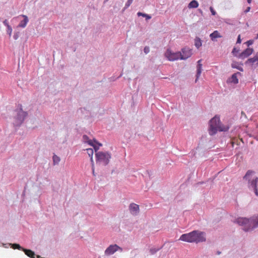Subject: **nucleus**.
Returning <instances> with one entry per match:
<instances>
[{
	"label": "nucleus",
	"mask_w": 258,
	"mask_h": 258,
	"mask_svg": "<svg viewBox=\"0 0 258 258\" xmlns=\"http://www.w3.org/2000/svg\"><path fill=\"white\" fill-rule=\"evenodd\" d=\"M179 240L189 243L203 242L206 240V233L199 230H194L189 233L182 234Z\"/></svg>",
	"instance_id": "nucleus-1"
},
{
	"label": "nucleus",
	"mask_w": 258,
	"mask_h": 258,
	"mask_svg": "<svg viewBox=\"0 0 258 258\" xmlns=\"http://www.w3.org/2000/svg\"><path fill=\"white\" fill-rule=\"evenodd\" d=\"M235 222L242 226L245 231H251L258 227V215L250 218L239 217L235 220Z\"/></svg>",
	"instance_id": "nucleus-2"
},
{
	"label": "nucleus",
	"mask_w": 258,
	"mask_h": 258,
	"mask_svg": "<svg viewBox=\"0 0 258 258\" xmlns=\"http://www.w3.org/2000/svg\"><path fill=\"white\" fill-rule=\"evenodd\" d=\"M229 128V125H224L221 123L219 116L216 115L210 120L209 133L211 136L215 135L218 131L220 132H226Z\"/></svg>",
	"instance_id": "nucleus-3"
},
{
	"label": "nucleus",
	"mask_w": 258,
	"mask_h": 258,
	"mask_svg": "<svg viewBox=\"0 0 258 258\" xmlns=\"http://www.w3.org/2000/svg\"><path fill=\"white\" fill-rule=\"evenodd\" d=\"M255 172L251 170H248L243 179L247 181V187L250 190L254 191L255 195L258 197L257 183L258 177L253 176Z\"/></svg>",
	"instance_id": "nucleus-4"
},
{
	"label": "nucleus",
	"mask_w": 258,
	"mask_h": 258,
	"mask_svg": "<svg viewBox=\"0 0 258 258\" xmlns=\"http://www.w3.org/2000/svg\"><path fill=\"white\" fill-rule=\"evenodd\" d=\"M27 114L26 111L23 110L22 105H20V108L16 109L14 112V125L15 126H20L24 121Z\"/></svg>",
	"instance_id": "nucleus-5"
},
{
	"label": "nucleus",
	"mask_w": 258,
	"mask_h": 258,
	"mask_svg": "<svg viewBox=\"0 0 258 258\" xmlns=\"http://www.w3.org/2000/svg\"><path fill=\"white\" fill-rule=\"evenodd\" d=\"M97 163L101 164L104 166L107 165L111 158V154L108 152H98L95 154Z\"/></svg>",
	"instance_id": "nucleus-6"
},
{
	"label": "nucleus",
	"mask_w": 258,
	"mask_h": 258,
	"mask_svg": "<svg viewBox=\"0 0 258 258\" xmlns=\"http://www.w3.org/2000/svg\"><path fill=\"white\" fill-rule=\"evenodd\" d=\"M165 56L169 61H174L179 59H180L181 53L180 51L174 52H172L170 49H167L165 53Z\"/></svg>",
	"instance_id": "nucleus-7"
},
{
	"label": "nucleus",
	"mask_w": 258,
	"mask_h": 258,
	"mask_svg": "<svg viewBox=\"0 0 258 258\" xmlns=\"http://www.w3.org/2000/svg\"><path fill=\"white\" fill-rule=\"evenodd\" d=\"M119 249L121 251L122 250V248L120 247L116 244L110 245L105 250V254L107 255L113 254L115 252Z\"/></svg>",
	"instance_id": "nucleus-8"
},
{
	"label": "nucleus",
	"mask_w": 258,
	"mask_h": 258,
	"mask_svg": "<svg viewBox=\"0 0 258 258\" xmlns=\"http://www.w3.org/2000/svg\"><path fill=\"white\" fill-rule=\"evenodd\" d=\"M180 59L185 60L192 55V50L188 47H184L181 49Z\"/></svg>",
	"instance_id": "nucleus-9"
},
{
	"label": "nucleus",
	"mask_w": 258,
	"mask_h": 258,
	"mask_svg": "<svg viewBox=\"0 0 258 258\" xmlns=\"http://www.w3.org/2000/svg\"><path fill=\"white\" fill-rule=\"evenodd\" d=\"M129 210L132 215L136 216L140 212L139 206L135 203H131L129 205Z\"/></svg>",
	"instance_id": "nucleus-10"
},
{
	"label": "nucleus",
	"mask_w": 258,
	"mask_h": 258,
	"mask_svg": "<svg viewBox=\"0 0 258 258\" xmlns=\"http://www.w3.org/2000/svg\"><path fill=\"white\" fill-rule=\"evenodd\" d=\"M253 51V49L251 48H247L243 51L241 53H240L237 57L241 59H244L247 57H248L250 54L252 53Z\"/></svg>",
	"instance_id": "nucleus-11"
},
{
	"label": "nucleus",
	"mask_w": 258,
	"mask_h": 258,
	"mask_svg": "<svg viewBox=\"0 0 258 258\" xmlns=\"http://www.w3.org/2000/svg\"><path fill=\"white\" fill-rule=\"evenodd\" d=\"M21 17L23 18V19L20 21L17 27L24 28L29 22V19L27 16L24 15H20L18 18H20Z\"/></svg>",
	"instance_id": "nucleus-12"
},
{
	"label": "nucleus",
	"mask_w": 258,
	"mask_h": 258,
	"mask_svg": "<svg viewBox=\"0 0 258 258\" xmlns=\"http://www.w3.org/2000/svg\"><path fill=\"white\" fill-rule=\"evenodd\" d=\"M245 64L252 66L254 64L258 65V52L252 58H248L245 62Z\"/></svg>",
	"instance_id": "nucleus-13"
},
{
	"label": "nucleus",
	"mask_w": 258,
	"mask_h": 258,
	"mask_svg": "<svg viewBox=\"0 0 258 258\" xmlns=\"http://www.w3.org/2000/svg\"><path fill=\"white\" fill-rule=\"evenodd\" d=\"M241 73L237 72L232 75L231 78L229 79V81L234 84H237L238 83V79L237 78V75H241Z\"/></svg>",
	"instance_id": "nucleus-14"
},
{
	"label": "nucleus",
	"mask_w": 258,
	"mask_h": 258,
	"mask_svg": "<svg viewBox=\"0 0 258 258\" xmlns=\"http://www.w3.org/2000/svg\"><path fill=\"white\" fill-rule=\"evenodd\" d=\"M211 39L212 41H215V39L217 38H221L222 36L220 34L219 32L217 30L214 31L210 35Z\"/></svg>",
	"instance_id": "nucleus-15"
},
{
	"label": "nucleus",
	"mask_w": 258,
	"mask_h": 258,
	"mask_svg": "<svg viewBox=\"0 0 258 258\" xmlns=\"http://www.w3.org/2000/svg\"><path fill=\"white\" fill-rule=\"evenodd\" d=\"M197 74H196V79L195 82H197L200 76H201L202 71V64H200L199 65H197Z\"/></svg>",
	"instance_id": "nucleus-16"
},
{
	"label": "nucleus",
	"mask_w": 258,
	"mask_h": 258,
	"mask_svg": "<svg viewBox=\"0 0 258 258\" xmlns=\"http://www.w3.org/2000/svg\"><path fill=\"white\" fill-rule=\"evenodd\" d=\"M231 67L234 69H236L241 72L243 71V68L241 66H239V64L238 62L233 61L231 63Z\"/></svg>",
	"instance_id": "nucleus-17"
},
{
	"label": "nucleus",
	"mask_w": 258,
	"mask_h": 258,
	"mask_svg": "<svg viewBox=\"0 0 258 258\" xmlns=\"http://www.w3.org/2000/svg\"><path fill=\"white\" fill-rule=\"evenodd\" d=\"M199 6L198 2L196 0L191 1L188 4V7L189 9L191 8H197Z\"/></svg>",
	"instance_id": "nucleus-18"
},
{
	"label": "nucleus",
	"mask_w": 258,
	"mask_h": 258,
	"mask_svg": "<svg viewBox=\"0 0 258 258\" xmlns=\"http://www.w3.org/2000/svg\"><path fill=\"white\" fill-rule=\"evenodd\" d=\"M82 139H83V141L84 143H87L90 146H93L92 140L89 139V137L87 135H83Z\"/></svg>",
	"instance_id": "nucleus-19"
},
{
	"label": "nucleus",
	"mask_w": 258,
	"mask_h": 258,
	"mask_svg": "<svg viewBox=\"0 0 258 258\" xmlns=\"http://www.w3.org/2000/svg\"><path fill=\"white\" fill-rule=\"evenodd\" d=\"M202 45V40L199 37H196L195 39V45L198 49Z\"/></svg>",
	"instance_id": "nucleus-20"
},
{
	"label": "nucleus",
	"mask_w": 258,
	"mask_h": 258,
	"mask_svg": "<svg viewBox=\"0 0 258 258\" xmlns=\"http://www.w3.org/2000/svg\"><path fill=\"white\" fill-rule=\"evenodd\" d=\"M9 245H11V247L12 248H13V249H18L22 250H23V249H24V248L21 247L19 244H17V243H14V244L9 243Z\"/></svg>",
	"instance_id": "nucleus-21"
},
{
	"label": "nucleus",
	"mask_w": 258,
	"mask_h": 258,
	"mask_svg": "<svg viewBox=\"0 0 258 258\" xmlns=\"http://www.w3.org/2000/svg\"><path fill=\"white\" fill-rule=\"evenodd\" d=\"M52 158H53V164L54 165L58 164L60 161V158L59 157H58L57 156H56V155H54L53 156Z\"/></svg>",
	"instance_id": "nucleus-22"
},
{
	"label": "nucleus",
	"mask_w": 258,
	"mask_h": 258,
	"mask_svg": "<svg viewBox=\"0 0 258 258\" xmlns=\"http://www.w3.org/2000/svg\"><path fill=\"white\" fill-rule=\"evenodd\" d=\"M137 15L138 16H142L143 17H145L146 18V20H149V19H150L151 18V16L148 15V14H145V13H142L141 12H138L137 13Z\"/></svg>",
	"instance_id": "nucleus-23"
},
{
	"label": "nucleus",
	"mask_w": 258,
	"mask_h": 258,
	"mask_svg": "<svg viewBox=\"0 0 258 258\" xmlns=\"http://www.w3.org/2000/svg\"><path fill=\"white\" fill-rule=\"evenodd\" d=\"M87 153L88 154L89 156L91 158L93 157L94 151L91 148H89L87 149Z\"/></svg>",
	"instance_id": "nucleus-24"
},
{
	"label": "nucleus",
	"mask_w": 258,
	"mask_h": 258,
	"mask_svg": "<svg viewBox=\"0 0 258 258\" xmlns=\"http://www.w3.org/2000/svg\"><path fill=\"white\" fill-rule=\"evenodd\" d=\"M133 2V0H127V1L126 2V3L125 4V6H124L123 9L125 10V9H127L130 6V5L132 4Z\"/></svg>",
	"instance_id": "nucleus-25"
},
{
	"label": "nucleus",
	"mask_w": 258,
	"mask_h": 258,
	"mask_svg": "<svg viewBox=\"0 0 258 258\" xmlns=\"http://www.w3.org/2000/svg\"><path fill=\"white\" fill-rule=\"evenodd\" d=\"M161 248H151L150 249V252L151 254H154L155 253H156L158 251H159Z\"/></svg>",
	"instance_id": "nucleus-26"
},
{
	"label": "nucleus",
	"mask_w": 258,
	"mask_h": 258,
	"mask_svg": "<svg viewBox=\"0 0 258 258\" xmlns=\"http://www.w3.org/2000/svg\"><path fill=\"white\" fill-rule=\"evenodd\" d=\"M7 34L10 37L11 36L12 33V28L11 26L7 27Z\"/></svg>",
	"instance_id": "nucleus-27"
},
{
	"label": "nucleus",
	"mask_w": 258,
	"mask_h": 258,
	"mask_svg": "<svg viewBox=\"0 0 258 258\" xmlns=\"http://www.w3.org/2000/svg\"><path fill=\"white\" fill-rule=\"evenodd\" d=\"M20 33L19 32H15L13 37L15 40H17L19 37Z\"/></svg>",
	"instance_id": "nucleus-28"
},
{
	"label": "nucleus",
	"mask_w": 258,
	"mask_h": 258,
	"mask_svg": "<svg viewBox=\"0 0 258 258\" xmlns=\"http://www.w3.org/2000/svg\"><path fill=\"white\" fill-rule=\"evenodd\" d=\"M238 51L239 50H237L235 47H234L232 50V53L234 55L237 56L238 55H237L236 53H238Z\"/></svg>",
	"instance_id": "nucleus-29"
},
{
	"label": "nucleus",
	"mask_w": 258,
	"mask_h": 258,
	"mask_svg": "<svg viewBox=\"0 0 258 258\" xmlns=\"http://www.w3.org/2000/svg\"><path fill=\"white\" fill-rule=\"evenodd\" d=\"M144 51L146 54H148L150 52L149 47L145 46L144 49Z\"/></svg>",
	"instance_id": "nucleus-30"
},
{
	"label": "nucleus",
	"mask_w": 258,
	"mask_h": 258,
	"mask_svg": "<svg viewBox=\"0 0 258 258\" xmlns=\"http://www.w3.org/2000/svg\"><path fill=\"white\" fill-rule=\"evenodd\" d=\"M95 151L96 153H97V151L99 150V146H98L96 144L95 145L93 143V146H92Z\"/></svg>",
	"instance_id": "nucleus-31"
},
{
	"label": "nucleus",
	"mask_w": 258,
	"mask_h": 258,
	"mask_svg": "<svg viewBox=\"0 0 258 258\" xmlns=\"http://www.w3.org/2000/svg\"><path fill=\"white\" fill-rule=\"evenodd\" d=\"M210 10L212 13V15H215L216 14V11L214 10L213 8L212 7H210Z\"/></svg>",
	"instance_id": "nucleus-32"
},
{
	"label": "nucleus",
	"mask_w": 258,
	"mask_h": 258,
	"mask_svg": "<svg viewBox=\"0 0 258 258\" xmlns=\"http://www.w3.org/2000/svg\"><path fill=\"white\" fill-rule=\"evenodd\" d=\"M3 24H4L5 26H6L7 27H10L11 26L10 25H9V23H8V21L7 20H5L3 21Z\"/></svg>",
	"instance_id": "nucleus-33"
},
{
	"label": "nucleus",
	"mask_w": 258,
	"mask_h": 258,
	"mask_svg": "<svg viewBox=\"0 0 258 258\" xmlns=\"http://www.w3.org/2000/svg\"><path fill=\"white\" fill-rule=\"evenodd\" d=\"M253 40H249L246 42V44H247V46H248L252 45L253 44Z\"/></svg>",
	"instance_id": "nucleus-34"
},
{
	"label": "nucleus",
	"mask_w": 258,
	"mask_h": 258,
	"mask_svg": "<svg viewBox=\"0 0 258 258\" xmlns=\"http://www.w3.org/2000/svg\"><path fill=\"white\" fill-rule=\"evenodd\" d=\"M241 42V38H240V35H239L238 36V37H237L236 43H240Z\"/></svg>",
	"instance_id": "nucleus-35"
},
{
	"label": "nucleus",
	"mask_w": 258,
	"mask_h": 258,
	"mask_svg": "<svg viewBox=\"0 0 258 258\" xmlns=\"http://www.w3.org/2000/svg\"><path fill=\"white\" fill-rule=\"evenodd\" d=\"M90 160L91 162L92 167H94V162L93 159V157L90 158Z\"/></svg>",
	"instance_id": "nucleus-36"
},
{
	"label": "nucleus",
	"mask_w": 258,
	"mask_h": 258,
	"mask_svg": "<svg viewBox=\"0 0 258 258\" xmlns=\"http://www.w3.org/2000/svg\"><path fill=\"white\" fill-rule=\"evenodd\" d=\"M250 10V7H248L246 8V9L244 11V13H247Z\"/></svg>",
	"instance_id": "nucleus-37"
},
{
	"label": "nucleus",
	"mask_w": 258,
	"mask_h": 258,
	"mask_svg": "<svg viewBox=\"0 0 258 258\" xmlns=\"http://www.w3.org/2000/svg\"><path fill=\"white\" fill-rule=\"evenodd\" d=\"M93 143L96 145V143H98V142L95 139L92 140Z\"/></svg>",
	"instance_id": "nucleus-38"
},
{
	"label": "nucleus",
	"mask_w": 258,
	"mask_h": 258,
	"mask_svg": "<svg viewBox=\"0 0 258 258\" xmlns=\"http://www.w3.org/2000/svg\"><path fill=\"white\" fill-rule=\"evenodd\" d=\"M201 62H202V59H200L198 61L197 63H198V64L197 65H199L200 64H202L201 63Z\"/></svg>",
	"instance_id": "nucleus-39"
},
{
	"label": "nucleus",
	"mask_w": 258,
	"mask_h": 258,
	"mask_svg": "<svg viewBox=\"0 0 258 258\" xmlns=\"http://www.w3.org/2000/svg\"><path fill=\"white\" fill-rule=\"evenodd\" d=\"M8 245H9V244H3V246L5 248H8Z\"/></svg>",
	"instance_id": "nucleus-40"
},
{
	"label": "nucleus",
	"mask_w": 258,
	"mask_h": 258,
	"mask_svg": "<svg viewBox=\"0 0 258 258\" xmlns=\"http://www.w3.org/2000/svg\"><path fill=\"white\" fill-rule=\"evenodd\" d=\"M96 144L98 146H99V147H100V146H102V144H101V143H99V142H98V143H96Z\"/></svg>",
	"instance_id": "nucleus-41"
},
{
	"label": "nucleus",
	"mask_w": 258,
	"mask_h": 258,
	"mask_svg": "<svg viewBox=\"0 0 258 258\" xmlns=\"http://www.w3.org/2000/svg\"><path fill=\"white\" fill-rule=\"evenodd\" d=\"M92 172H93V174L94 175H95V173H94V167H92Z\"/></svg>",
	"instance_id": "nucleus-42"
},
{
	"label": "nucleus",
	"mask_w": 258,
	"mask_h": 258,
	"mask_svg": "<svg viewBox=\"0 0 258 258\" xmlns=\"http://www.w3.org/2000/svg\"><path fill=\"white\" fill-rule=\"evenodd\" d=\"M221 253V251H217V254L219 255V254H220Z\"/></svg>",
	"instance_id": "nucleus-43"
},
{
	"label": "nucleus",
	"mask_w": 258,
	"mask_h": 258,
	"mask_svg": "<svg viewBox=\"0 0 258 258\" xmlns=\"http://www.w3.org/2000/svg\"><path fill=\"white\" fill-rule=\"evenodd\" d=\"M247 1L248 4H250L251 2V0H247Z\"/></svg>",
	"instance_id": "nucleus-44"
},
{
	"label": "nucleus",
	"mask_w": 258,
	"mask_h": 258,
	"mask_svg": "<svg viewBox=\"0 0 258 258\" xmlns=\"http://www.w3.org/2000/svg\"><path fill=\"white\" fill-rule=\"evenodd\" d=\"M199 11L201 14H203V12L201 10L199 9Z\"/></svg>",
	"instance_id": "nucleus-45"
},
{
	"label": "nucleus",
	"mask_w": 258,
	"mask_h": 258,
	"mask_svg": "<svg viewBox=\"0 0 258 258\" xmlns=\"http://www.w3.org/2000/svg\"><path fill=\"white\" fill-rule=\"evenodd\" d=\"M256 38H258V32H257Z\"/></svg>",
	"instance_id": "nucleus-46"
}]
</instances>
